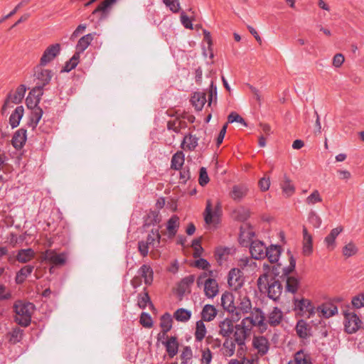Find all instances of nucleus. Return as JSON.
<instances>
[{"mask_svg":"<svg viewBox=\"0 0 364 364\" xmlns=\"http://www.w3.org/2000/svg\"><path fill=\"white\" fill-rule=\"evenodd\" d=\"M283 313L278 307H274L267 316L266 323H268L272 326H278L282 321Z\"/></svg>","mask_w":364,"mask_h":364,"instance_id":"4be33fe9","label":"nucleus"},{"mask_svg":"<svg viewBox=\"0 0 364 364\" xmlns=\"http://www.w3.org/2000/svg\"><path fill=\"white\" fill-rule=\"evenodd\" d=\"M137 304L140 309H144L148 304L153 306L148 292L139 294L137 296Z\"/></svg>","mask_w":364,"mask_h":364,"instance_id":"de8ad7c7","label":"nucleus"},{"mask_svg":"<svg viewBox=\"0 0 364 364\" xmlns=\"http://www.w3.org/2000/svg\"><path fill=\"white\" fill-rule=\"evenodd\" d=\"M43 109L41 107H37L35 108V109L31 110L30 114V122H28V125L31 127L33 129L36 127L43 116Z\"/></svg>","mask_w":364,"mask_h":364,"instance_id":"a18cd8bd","label":"nucleus"},{"mask_svg":"<svg viewBox=\"0 0 364 364\" xmlns=\"http://www.w3.org/2000/svg\"><path fill=\"white\" fill-rule=\"evenodd\" d=\"M26 91V88L25 85H21L17 87L16 90L14 94H9L2 107L3 111H4L6 109V107L9 106V104L11 102L14 104H18L21 102L23 98L24 97Z\"/></svg>","mask_w":364,"mask_h":364,"instance_id":"2eb2a0df","label":"nucleus"},{"mask_svg":"<svg viewBox=\"0 0 364 364\" xmlns=\"http://www.w3.org/2000/svg\"><path fill=\"white\" fill-rule=\"evenodd\" d=\"M218 311L213 305L205 304L201 311V318L203 321H211L217 316Z\"/></svg>","mask_w":364,"mask_h":364,"instance_id":"393cba45","label":"nucleus"},{"mask_svg":"<svg viewBox=\"0 0 364 364\" xmlns=\"http://www.w3.org/2000/svg\"><path fill=\"white\" fill-rule=\"evenodd\" d=\"M281 252L282 247L280 245H271L269 247H267L266 257L271 263H274L278 262Z\"/></svg>","mask_w":364,"mask_h":364,"instance_id":"bb28decb","label":"nucleus"},{"mask_svg":"<svg viewBox=\"0 0 364 364\" xmlns=\"http://www.w3.org/2000/svg\"><path fill=\"white\" fill-rule=\"evenodd\" d=\"M27 139L26 130L23 128L17 130L12 138L11 143L16 149H21Z\"/></svg>","mask_w":364,"mask_h":364,"instance_id":"aec40b11","label":"nucleus"},{"mask_svg":"<svg viewBox=\"0 0 364 364\" xmlns=\"http://www.w3.org/2000/svg\"><path fill=\"white\" fill-rule=\"evenodd\" d=\"M149 245L145 240L138 242V250L142 257L147 256L149 253Z\"/></svg>","mask_w":364,"mask_h":364,"instance_id":"69168bd1","label":"nucleus"},{"mask_svg":"<svg viewBox=\"0 0 364 364\" xmlns=\"http://www.w3.org/2000/svg\"><path fill=\"white\" fill-rule=\"evenodd\" d=\"M252 346L259 356H264L268 353L270 343L265 336H255L252 338Z\"/></svg>","mask_w":364,"mask_h":364,"instance_id":"ddd939ff","label":"nucleus"},{"mask_svg":"<svg viewBox=\"0 0 364 364\" xmlns=\"http://www.w3.org/2000/svg\"><path fill=\"white\" fill-rule=\"evenodd\" d=\"M165 341H162V344L165 346L166 350L168 356L172 358L177 355L178 351V342L176 336L166 337Z\"/></svg>","mask_w":364,"mask_h":364,"instance_id":"f3484780","label":"nucleus"},{"mask_svg":"<svg viewBox=\"0 0 364 364\" xmlns=\"http://www.w3.org/2000/svg\"><path fill=\"white\" fill-rule=\"evenodd\" d=\"M181 122L177 119L168 121L167 123V129L172 130L175 133H179L181 129Z\"/></svg>","mask_w":364,"mask_h":364,"instance_id":"e2e57ef3","label":"nucleus"},{"mask_svg":"<svg viewBox=\"0 0 364 364\" xmlns=\"http://www.w3.org/2000/svg\"><path fill=\"white\" fill-rule=\"evenodd\" d=\"M193 353L190 346H185L182 350L181 358L183 363H186L188 360L192 358Z\"/></svg>","mask_w":364,"mask_h":364,"instance_id":"338daca9","label":"nucleus"},{"mask_svg":"<svg viewBox=\"0 0 364 364\" xmlns=\"http://www.w3.org/2000/svg\"><path fill=\"white\" fill-rule=\"evenodd\" d=\"M237 343L235 339L232 340L230 338H226L223 343V355L227 357H231L234 355L235 351V345Z\"/></svg>","mask_w":364,"mask_h":364,"instance_id":"c03bdc74","label":"nucleus"},{"mask_svg":"<svg viewBox=\"0 0 364 364\" xmlns=\"http://www.w3.org/2000/svg\"><path fill=\"white\" fill-rule=\"evenodd\" d=\"M209 182V177L205 167L200 168L198 183L201 186H205Z\"/></svg>","mask_w":364,"mask_h":364,"instance_id":"bf43d9fd","label":"nucleus"},{"mask_svg":"<svg viewBox=\"0 0 364 364\" xmlns=\"http://www.w3.org/2000/svg\"><path fill=\"white\" fill-rule=\"evenodd\" d=\"M250 252L252 258L264 259L267 256V247L262 241L254 240L251 242Z\"/></svg>","mask_w":364,"mask_h":364,"instance_id":"4468645a","label":"nucleus"},{"mask_svg":"<svg viewBox=\"0 0 364 364\" xmlns=\"http://www.w3.org/2000/svg\"><path fill=\"white\" fill-rule=\"evenodd\" d=\"M42 259L53 264V266H62L65 264L67 257L64 252L57 254L55 250H47L42 255Z\"/></svg>","mask_w":364,"mask_h":364,"instance_id":"1a4fd4ad","label":"nucleus"},{"mask_svg":"<svg viewBox=\"0 0 364 364\" xmlns=\"http://www.w3.org/2000/svg\"><path fill=\"white\" fill-rule=\"evenodd\" d=\"M219 333L226 338H230L232 335L235 341L240 349L245 346L247 339L245 330L242 322L240 324H234V321L230 318H225L219 323Z\"/></svg>","mask_w":364,"mask_h":364,"instance_id":"f03ea898","label":"nucleus"},{"mask_svg":"<svg viewBox=\"0 0 364 364\" xmlns=\"http://www.w3.org/2000/svg\"><path fill=\"white\" fill-rule=\"evenodd\" d=\"M161 234L159 228H153L148 234L146 242L153 247H159L161 242Z\"/></svg>","mask_w":364,"mask_h":364,"instance_id":"473e14b6","label":"nucleus"},{"mask_svg":"<svg viewBox=\"0 0 364 364\" xmlns=\"http://www.w3.org/2000/svg\"><path fill=\"white\" fill-rule=\"evenodd\" d=\"M299 280L294 277H289L287 279V291L294 294L297 291L299 287Z\"/></svg>","mask_w":364,"mask_h":364,"instance_id":"603ef678","label":"nucleus"},{"mask_svg":"<svg viewBox=\"0 0 364 364\" xmlns=\"http://www.w3.org/2000/svg\"><path fill=\"white\" fill-rule=\"evenodd\" d=\"M117 0H105L102 2L98 7L93 11V14H95L98 11L106 12L108 9L116 2Z\"/></svg>","mask_w":364,"mask_h":364,"instance_id":"052dcab7","label":"nucleus"},{"mask_svg":"<svg viewBox=\"0 0 364 364\" xmlns=\"http://www.w3.org/2000/svg\"><path fill=\"white\" fill-rule=\"evenodd\" d=\"M163 2L173 13H178L180 10V4L178 0H163Z\"/></svg>","mask_w":364,"mask_h":364,"instance_id":"680f3d73","label":"nucleus"},{"mask_svg":"<svg viewBox=\"0 0 364 364\" xmlns=\"http://www.w3.org/2000/svg\"><path fill=\"white\" fill-rule=\"evenodd\" d=\"M192 247L194 248L193 257L196 258L200 257L203 252L200 240L194 239L192 242Z\"/></svg>","mask_w":364,"mask_h":364,"instance_id":"774afa93","label":"nucleus"},{"mask_svg":"<svg viewBox=\"0 0 364 364\" xmlns=\"http://www.w3.org/2000/svg\"><path fill=\"white\" fill-rule=\"evenodd\" d=\"M221 306L225 311H227L232 314H235L236 309L234 302V296L232 293L225 291L222 294Z\"/></svg>","mask_w":364,"mask_h":364,"instance_id":"6ab92c4d","label":"nucleus"},{"mask_svg":"<svg viewBox=\"0 0 364 364\" xmlns=\"http://www.w3.org/2000/svg\"><path fill=\"white\" fill-rule=\"evenodd\" d=\"M93 40L92 34L89 33L85 35L82 38H80L76 45V52L75 53H78L80 56V53H83L86 48L90 46L91 42Z\"/></svg>","mask_w":364,"mask_h":364,"instance_id":"2f4dec72","label":"nucleus"},{"mask_svg":"<svg viewBox=\"0 0 364 364\" xmlns=\"http://www.w3.org/2000/svg\"><path fill=\"white\" fill-rule=\"evenodd\" d=\"M205 295L209 299H213L218 293V284L215 279L208 278L204 281Z\"/></svg>","mask_w":364,"mask_h":364,"instance_id":"a211bd4d","label":"nucleus"},{"mask_svg":"<svg viewBox=\"0 0 364 364\" xmlns=\"http://www.w3.org/2000/svg\"><path fill=\"white\" fill-rule=\"evenodd\" d=\"M362 324L361 319L354 311L344 313V327L348 333H355L360 328Z\"/></svg>","mask_w":364,"mask_h":364,"instance_id":"423d86ee","label":"nucleus"},{"mask_svg":"<svg viewBox=\"0 0 364 364\" xmlns=\"http://www.w3.org/2000/svg\"><path fill=\"white\" fill-rule=\"evenodd\" d=\"M34 305L32 303H23L16 301L14 304V311L16 314L15 321L20 326L26 327L30 325Z\"/></svg>","mask_w":364,"mask_h":364,"instance_id":"7ed1b4c3","label":"nucleus"},{"mask_svg":"<svg viewBox=\"0 0 364 364\" xmlns=\"http://www.w3.org/2000/svg\"><path fill=\"white\" fill-rule=\"evenodd\" d=\"M294 311H298L301 315H308L310 317L314 314V306L310 300L306 299H294Z\"/></svg>","mask_w":364,"mask_h":364,"instance_id":"9d476101","label":"nucleus"},{"mask_svg":"<svg viewBox=\"0 0 364 364\" xmlns=\"http://www.w3.org/2000/svg\"><path fill=\"white\" fill-rule=\"evenodd\" d=\"M322 198L318 190H314L305 200L309 205H314L318 203L322 202Z\"/></svg>","mask_w":364,"mask_h":364,"instance_id":"8fccbe9b","label":"nucleus"},{"mask_svg":"<svg viewBox=\"0 0 364 364\" xmlns=\"http://www.w3.org/2000/svg\"><path fill=\"white\" fill-rule=\"evenodd\" d=\"M222 213L221 205L218 202L214 210H212V205L210 200H207L206 207L204 211V220L208 225H215L218 223L219 218Z\"/></svg>","mask_w":364,"mask_h":364,"instance_id":"0eeeda50","label":"nucleus"},{"mask_svg":"<svg viewBox=\"0 0 364 364\" xmlns=\"http://www.w3.org/2000/svg\"><path fill=\"white\" fill-rule=\"evenodd\" d=\"M358 252V248L356 246L352 243L350 242L347 244L343 248V254L344 256L349 257L354 255H355Z\"/></svg>","mask_w":364,"mask_h":364,"instance_id":"4d7b16f0","label":"nucleus"},{"mask_svg":"<svg viewBox=\"0 0 364 364\" xmlns=\"http://www.w3.org/2000/svg\"><path fill=\"white\" fill-rule=\"evenodd\" d=\"M191 315L192 313L191 311L180 308L174 312L173 317L177 321L187 322L191 319Z\"/></svg>","mask_w":364,"mask_h":364,"instance_id":"79ce46f5","label":"nucleus"},{"mask_svg":"<svg viewBox=\"0 0 364 364\" xmlns=\"http://www.w3.org/2000/svg\"><path fill=\"white\" fill-rule=\"evenodd\" d=\"M352 305L356 309L364 306V292L354 296L351 301Z\"/></svg>","mask_w":364,"mask_h":364,"instance_id":"0e129e2a","label":"nucleus"},{"mask_svg":"<svg viewBox=\"0 0 364 364\" xmlns=\"http://www.w3.org/2000/svg\"><path fill=\"white\" fill-rule=\"evenodd\" d=\"M308 220L315 228H318L322 223L320 216L314 210L309 212Z\"/></svg>","mask_w":364,"mask_h":364,"instance_id":"5fc2aeb1","label":"nucleus"},{"mask_svg":"<svg viewBox=\"0 0 364 364\" xmlns=\"http://www.w3.org/2000/svg\"><path fill=\"white\" fill-rule=\"evenodd\" d=\"M233 122H238L245 127L247 126L245 119L240 114L235 112H231L228 117V123Z\"/></svg>","mask_w":364,"mask_h":364,"instance_id":"6e6d98bb","label":"nucleus"},{"mask_svg":"<svg viewBox=\"0 0 364 364\" xmlns=\"http://www.w3.org/2000/svg\"><path fill=\"white\" fill-rule=\"evenodd\" d=\"M217 95V86L214 81L212 80L208 90V106H210L213 102H216Z\"/></svg>","mask_w":364,"mask_h":364,"instance_id":"864d4df0","label":"nucleus"},{"mask_svg":"<svg viewBox=\"0 0 364 364\" xmlns=\"http://www.w3.org/2000/svg\"><path fill=\"white\" fill-rule=\"evenodd\" d=\"M292 364H312L309 354L300 350L294 354V363Z\"/></svg>","mask_w":364,"mask_h":364,"instance_id":"49530a36","label":"nucleus"},{"mask_svg":"<svg viewBox=\"0 0 364 364\" xmlns=\"http://www.w3.org/2000/svg\"><path fill=\"white\" fill-rule=\"evenodd\" d=\"M235 309L234 314H235L238 318L241 317V314H246L252 311V302L250 297L246 294H243L240 293Z\"/></svg>","mask_w":364,"mask_h":364,"instance_id":"6e6552de","label":"nucleus"},{"mask_svg":"<svg viewBox=\"0 0 364 364\" xmlns=\"http://www.w3.org/2000/svg\"><path fill=\"white\" fill-rule=\"evenodd\" d=\"M198 144V138L191 134L186 135L181 142V147L184 150L193 151Z\"/></svg>","mask_w":364,"mask_h":364,"instance_id":"b1692460","label":"nucleus"},{"mask_svg":"<svg viewBox=\"0 0 364 364\" xmlns=\"http://www.w3.org/2000/svg\"><path fill=\"white\" fill-rule=\"evenodd\" d=\"M34 269L33 265H26L16 272L15 282L18 284H23L26 279L31 275Z\"/></svg>","mask_w":364,"mask_h":364,"instance_id":"cd10ccee","label":"nucleus"},{"mask_svg":"<svg viewBox=\"0 0 364 364\" xmlns=\"http://www.w3.org/2000/svg\"><path fill=\"white\" fill-rule=\"evenodd\" d=\"M179 224V218L176 215H172L168 219L166 224V229L169 237H173L176 235Z\"/></svg>","mask_w":364,"mask_h":364,"instance_id":"7c9ffc66","label":"nucleus"},{"mask_svg":"<svg viewBox=\"0 0 364 364\" xmlns=\"http://www.w3.org/2000/svg\"><path fill=\"white\" fill-rule=\"evenodd\" d=\"M60 44L55 43L49 46L43 52L39 63L41 65H47L53 61L60 53Z\"/></svg>","mask_w":364,"mask_h":364,"instance_id":"9b49d317","label":"nucleus"},{"mask_svg":"<svg viewBox=\"0 0 364 364\" xmlns=\"http://www.w3.org/2000/svg\"><path fill=\"white\" fill-rule=\"evenodd\" d=\"M284 196L287 198L291 196L295 192V186L291 180L287 176H284V179L280 184Z\"/></svg>","mask_w":364,"mask_h":364,"instance_id":"a878e982","label":"nucleus"},{"mask_svg":"<svg viewBox=\"0 0 364 364\" xmlns=\"http://www.w3.org/2000/svg\"><path fill=\"white\" fill-rule=\"evenodd\" d=\"M161 218L159 212L156 210H151L147 214L144 220V226L149 227L151 225H156L159 224L161 222Z\"/></svg>","mask_w":364,"mask_h":364,"instance_id":"58836bf2","label":"nucleus"},{"mask_svg":"<svg viewBox=\"0 0 364 364\" xmlns=\"http://www.w3.org/2000/svg\"><path fill=\"white\" fill-rule=\"evenodd\" d=\"M139 276L141 278H143L144 280V283L146 285H150L152 284L154 280V272L152 268L148 264H143L138 269Z\"/></svg>","mask_w":364,"mask_h":364,"instance_id":"412c9836","label":"nucleus"},{"mask_svg":"<svg viewBox=\"0 0 364 364\" xmlns=\"http://www.w3.org/2000/svg\"><path fill=\"white\" fill-rule=\"evenodd\" d=\"M296 331L298 336L301 338L306 339L311 335L310 328L304 320H299L296 326Z\"/></svg>","mask_w":364,"mask_h":364,"instance_id":"72a5a7b5","label":"nucleus"},{"mask_svg":"<svg viewBox=\"0 0 364 364\" xmlns=\"http://www.w3.org/2000/svg\"><path fill=\"white\" fill-rule=\"evenodd\" d=\"M191 102L197 111H200L207 102L206 94L203 92H196L191 97Z\"/></svg>","mask_w":364,"mask_h":364,"instance_id":"5701e85b","label":"nucleus"},{"mask_svg":"<svg viewBox=\"0 0 364 364\" xmlns=\"http://www.w3.org/2000/svg\"><path fill=\"white\" fill-rule=\"evenodd\" d=\"M259 291L272 300L277 301L279 299L282 293L281 282L272 275L268 273L261 274L257 282Z\"/></svg>","mask_w":364,"mask_h":364,"instance_id":"f257e3e1","label":"nucleus"},{"mask_svg":"<svg viewBox=\"0 0 364 364\" xmlns=\"http://www.w3.org/2000/svg\"><path fill=\"white\" fill-rule=\"evenodd\" d=\"M207 329L204 321L199 320L196 323V330L194 333L195 340L197 342H201L205 337Z\"/></svg>","mask_w":364,"mask_h":364,"instance_id":"e433bc0d","label":"nucleus"},{"mask_svg":"<svg viewBox=\"0 0 364 364\" xmlns=\"http://www.w3.org/2000/svg\"><path fill=\"white\" fill-rule=\"evenodd\" d=\"M303 253L310 255L312 252V236L308 232L306 227L303 228Z\"/></svg>","mask_w":364,"mask_h":364,"instance_id":"c756f323","label":"nucleus"},{"mask_svg":"<svg viewBox=\"0 0 364 364\" xmlns=\"http://www.w3.org/2000/svg\"><path fill=\"white\" fill-rule=\"evenodd\" d=\"M79 58L80 56L78 55V53H75L73 55V57L70 59V60L66 62L62 71L68 73L71 71L73 69L75 68L79 63Z\"/></svg>","mask_w":364,"mask_h":364,"instance_id":"09e8293b","label":"nucleus"},{"mask_svg":"<svg viewBox=\"0 0 364 364\" xmlns=\"http://www.w3.org/2000/svg\"><path fill=\"white\" fill-rule=\"evenodd\" d=\"M34 256V251L31 248L21 249L17 252L16 259L21 263H26L31 260Z\"/></svg>","mask_w":364,"mask_h":364,"instance_id":"c9c22d12","label":"nucleus"},{"mask_svg":"<svg viewBox=\"0 0 364 364\" xmlns=\"http://www.w3.org/2000/svg\"><path fill=\"white\" fill-rule=\"evenodd\" d=\"M343 231L341 226L331 230L330 233L325 237L324 242L328 249L332 250L335 247V240L337 236Z\"/></svg>","mask_w":364,"mask_h":364,"instance_id":"c85d7f7f","label":"nucleus"},{"mask_svg":"<svg viewBox=\"0 0 364 364\" xmlns=\"http://www.w3.org/2000/svg\"><path fill=\"white\" fill-rule=\"evenodd\" d=\"M228 283L233 290L241 288L244 283L242 272L238 268L231 269L228 274Z\"/></svg>","mask_w":364,"mask_h":364,"instance_id":"f8f14e48","label":"nucleus"},{"mask_svg":"<svg viewBox=\"0 0 364 364\" xmlns=\"http://www.w3.org/2000/svg\"><path fill=\"white\" fill-rule=\"evenodd\" d=\"M173 319L170 314L165 313L161 316L160 318V326L162 329V332L159 333L157 336V340L159 341L162 338L167 337V333L172 328Z\"/></svg>","mask_w":364,"mask_h":364,"instance_id":"dca6fc26","label":"nucleus"},{"mask_svg":"<svg viewBox=\"0 0 364 364\" xmlns=\"http://www.w3.org/2000/svg\"><path fill=\"white\" fill-rule=\"evenodd\" d=\"M250 313V316L242 320L246 337H247V335L254 326L258 327L262 332L267 330V323L265 322V317L262 311L259 308H255Z\"/></svg>","mask_w":364,"mask_h":364,"instance_id":"39448f33","label":"nucleus"},{"mask_svg":"<svg viewBox=\"0 0 364 364\" xmlns=\"http://www.w3.org/2000/svg\"><path fill=\"white\" fill-rule=\"evenodd\" d=\"M44 66L39 63L34 68L33 80L36 85L32 90L34 94L38 95H43V87L50 83L53 75V71L44 68Z\"/></svg>","mask_w":364,"mask_h":364,"instance_id":"20e7f679","label":"nucleus"},{"mask_svg":"<svg viewBox=\"0 0 364 364\" xmlns=\"http://www.w3.org/2000/svg\"><path fill=\"white\" fill-rule=\"evenodd\" d=\"M23 337V330L16 327L9 333V341L14 344L21 341Z\"/></svg>","mask_w":364,"mask_h":364,"instance_id":"3c124183","label":"nucleus"},{"mask_svg":"<svg viewBox=\"0 0 364 364\" xmlns=\"http://www.w3.org/2000/svg\"><path fill=\"white\" fill-rule=\"evenodd\" d=\"M24 109L23 106H18L9 117V123L12 128L16 127L23 115Z\"/></svg>","mask_w":364,"mask_h":364,"instance_id":"4c0bfd02","label":"nucleus"},{"mask_svg":"<svg viewBox=\"0 0 364 364\" xmlns=\"http://www.w3.org/2000/svg\"><path fill=\"white\" fill-rule=\"evenodd\" d=\"M184 161L185 156L183 151H177L172 156L171 164V168L174 170H180L184 164Z\"/></svg>","mask_w":364,"mask_h":364,"instance_id":"ea45409f","label":"nucleus"},{"mask_svg":"<svg viewBox=\"0 0 364 364\" xmlns=\"http://www.w3.org/2000/svg\"><path fill=\"white\" fill-rule=\"evenodd\" d=\"M318 311L321 312L323 317L329 318L338 312V309L333 304H323L318 307Z\"/></svg>","mask_w":364,"mask_h":364,"instance_id":"37998d69","label":"nucleus"},{"mask_svg":"<svg viewBox=\"0 0 364 364\" xmlns=\"http://www.w3.org/2000/svg\"><path fill=\"white\" fill-rule=\"evenodd\" d=\"M140 323L146 328H151L153 326V321L151 316L146 312L141 313L140 316Z\"/></svg>","mask_w":364,"mask_h":364,"instance_id":"13d9d810","label":"nucleus"},{"mask_svg":"<svg viewBox=\"0 0 364 364\" xmlns=\"http://www.w3.org/2000/svg\"><path fill=\"white\" fill-rule=\"evenodd\" d=\"M247 188L243 185H236L232 187L230 193V197L237 201L241 200L247 194Z\"/></svg>","mask_w":364,"mask_h":364,"instance_id":"f704fd0d","label":"nucleus"},{"mask_svg":"<svg viewBox=\"0 0 364 364\" xmlns=\"http://www.w3.org/2000/svg\"><path fill=\"white\" fill-rule=\"evenodd\" d=\"M43 95H37L34 94L33 92V90H31L29 92V95L26 98V105L28 108L31 109V110L35 109V108L40 107L38 106L41 97Z\"/></svg>","mask_w":364,"mask_h":364,"instance_id":"a19ab883","label":"nucleus"}]
</instances>
